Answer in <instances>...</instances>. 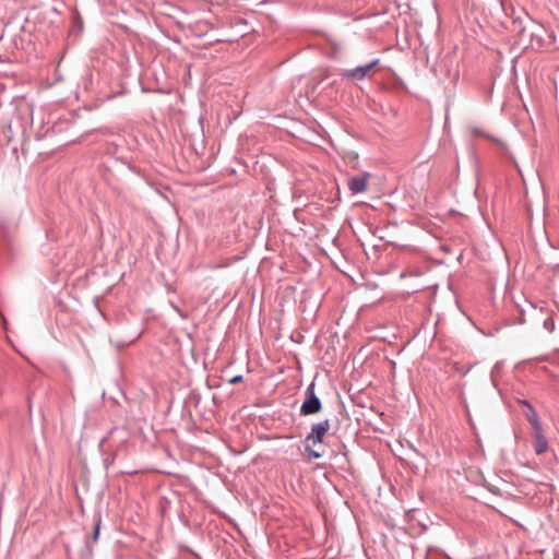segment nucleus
Returning a JSON list of instances; mask_svg holds the SVG:
<instances>
[{
	"label": "nucleus",
	"instance_id": "10",
	"mask_svg": "<svg viewBox=\"0 0 559 559\" xmlns=\"http://www.w3.org/2000/svg\"><path fill=\"white\" fill-rule=\"evenodd\" d=\"M242 381V376H235L231 379L228 380L230 384H237Z\"/></svg>",
	"mask_w": 559,
	"mask_h": 559
},
{
	"label": "nucleus",
	"instance_id": "2",
	"mask_svg": "<svg viewBox=\"0 0 559 559\" xmlns=\"http://www.w3.org/2000/svg\"><path fill=\"white\" fill-rule=\"evenodd\" d=\"M320 400L314 394V383L312 382L306 392V399L301 405L300 412L304 415L317 414L321 411Z\"/></svg>",
	"mask_w": 559,
	"mask_h": 559
},
{
	"label": "nucleus",
	"instance_id": "6",
	"mask_svg": "<svg viewBox=\"0 0 559 559\" xmlns=\"http://www.w3.org/2000/svg\"><path fill=\"white\" fill-rule=\"evenodd\" d=\"M367 178L364 177L352 178L348 181V187L354 193L364 192L367 189Z\"/></svg>",
	"mask_w": 559,
	"mask_h": 559
},
{
	"label": "nucleus",
	"instance_id": "3",
	"mask_svg": "<svg viewBox=\"0 0 559 559\" xmlns=\"http://www.w3.org/2000/svg\"><path fill=\"white\" fill-rule=\"evenodd\" d=\"M378 64V60H373L365 66H359L353 70H347L342 73V76L347 80L361 81L369 78Z\"/></svg>",
	"mask_w": 559,
	"mask_h": 559
},
{
	"label": "nucleus",
	"instance_id": "4",
	"mask_svg": "<svg viewBox=\"0 0 559 559\" xmlns=\"http://www.w3.org/2000/svg\"><path fill=\"white\" fill-rule=\"evenodd\" d=\"M535 36L540 41L542 47L554 49L559 48V40L557 39L555 32L545 29L544 27H538Z\"/></svg>",
	"mask_w": 559,
	"mask_h": 559
},
{
	"label": "nucleus",
	"instance_id": "1",
	"mask_svg": "<svg viewBox=\"0 0 559 559\" xmlns=\"http://www.w3.org/2000/svg\"><path fill=\"white\" fill-rule=\"evenodd\" d=\"M330 429V421L323 420L312 426L311 432L306 438V451L312 459H319L322 453L317 451L313 447L323 441L324 436Z\"/></svg>",
	"mask_w": 559,
	"mask_h": 559
},
{
	"label": "nucleus",
	"instance_id": "9",
	"mask_svg": "<svg viewBox=\"0 0 559 559\" xmlns=\"http://www.w3.org/2000/svg\"><path fill=\"white\" fill-rule=\"evenodd\" d=\"M99 528H100V520H98L95 524L94 534H93L94 542H96L98 539Z\"/></svg>",
	"mask_w": 559,
	"mask_h": 559
},
{
	"label": "nucleus",
	"instance_id": "7",
	"mask_svg": "<svg viewBox=\"0 0 559 559\" xmlns=\"http://www.w3.org/2000/svg\"><path fill=\"white\" fill-rule=\"evenodd\" d=\"M524 404L528 407V412L526 414V418H527L528 423L532 426V430L533 429H537V427H542V425L539 423V419H538V416H537V413L535 412V409L527 402H524Z\"/></svg>",
	"mask_w": 559,
	"mask_h": 559
},
{
	"label": "nucleus",
	"instance_id": "8",
	"mask_svg": "<svg viewBox=\"0 0 559 559\" xmlns=\"http://www.w3.org/2000/svg\"><path fill=\"white\" fill-rule=\"evenodd\" d=\"M468 129H469V131H471L473 134L487 136V135L485 134V132H484L480 128H478V127H476V126H472V124H471V126L468 127Z\"/></svg>",
	"mask_w": 559,
	"mask_h": 559
},
{
	"label": "nucleus",
	"instance_id": "5",
	"mask_svg": "<svg viewBox=\"0 0 559 559\" xmlns=\"http://www.w3.org/2000/svg\"><path fill=\"white\" fill-rule=\"evenodd\" d=\"M534 437V450L535 453L540 455L548 450V442L544 436L543 428L537 427V429H533Z\"/></svg>",
	"mask_w": 559,
	"mask_h": 559
}]
</instances>
